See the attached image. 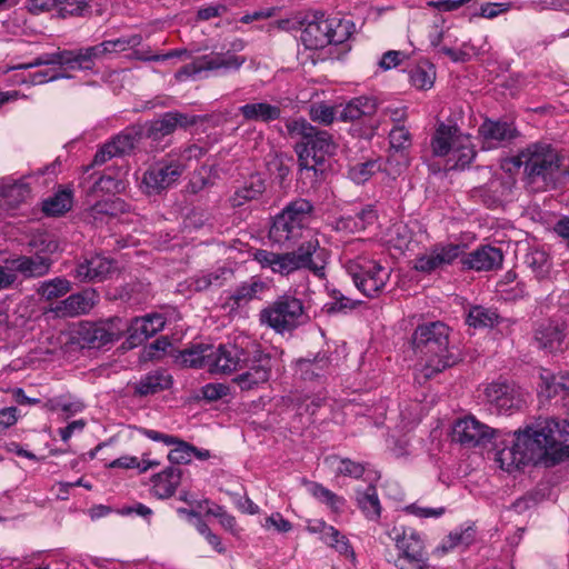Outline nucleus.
Wrapping results in <instances>:
<instances>
[{
	"label": "nucleus",
	"mask_w": 569,
	"mask_h": 569,
	"mask_svg": "<svg viewBox=\"0 0 569 569\" xmlns=\"http://www.w3.org/2000/svg\"><path fill=\"white\" fill-rule=\"evenodd\" d=\"M313 209L311 201L297 198L274 216L268 232L269 240L281 248H297L284 252L256 250L253 259L262 269H270L283 277L299 270H309L316 276L323 274V249L309 229Z\"/></svg>",
	"instance_id": "1"
},
{
	"label": "nucleus",
	"mask_w": 569,
	"mask_h": 569,
	"mask_svg": "<svg viewBox=\"0 0 569 569\" xmlns=\"http://www.w3.org/2000/svg\"><path fill=\"white\" fill-rule=\"evenodd\" d=\"M569 423L552 417H539L515 432L511 447L497 453L507 471L529 463L552 467L569 457Z\"/></svg>",
	"instance_id": "2"
},
{
	"label": "nucleus",
	"mask_w": 569,
	"mask_h": 569,
	"mask_svg": "<svg viewBox=\"0 0 569 569\" xmlns=\"http://www.w3.org/2000/svg\"><path fill=\"white\" fill-rule=\"evenodd\" d=\"M288 134L299 138L295 151L298 156L300 179L310 184L317 183L323 174V163L335 154L337 143L331 133L312 126L303 118L286 122Z\"/></svg>",
	"instance_id": "3"
},
{
	"label": "nucleus",
	"mask_w": 569,
	"mask_h": 569,
	"mask_svg": "<svg viewBox=\"0 0 569 569\" xmlns=\"http://www.w3.org/2000/svg\"><path fill=\"white\" fill-rule=\"evenodd\" d=\"M450 328L441 321L419 325L412 336L415 353L425 361L426 377L440 372L455 363L449 350Z\"/></svg>",
	"instance_id": "4"
},
{
	"label": "nucleus",
	"mask_w": 569,
	"mask_h": 569,
	"mask_svg": "<svg viewBox=\"0 0 569 569\" xmlns=\"http://www.w3.org/2000/svg\"><path fill=\"white\" fill-rule=\"evenodd\" d=\"M435 157H447L449 170H463L476 158L471 136L463 133L456 123L440 122L430 140Z\"/></svg>",
	"instance_id": "5"
},
{
	"label": "nucleus",
	"mask_w": 569,
	"mask_h": 569,
	"mask_svg": "<svg viewBox=\"0 0 569 569\" xmlns=\"http://www.w3.org/2000/svg\"><path fill=\"white\" fill-rule=\"evenodd\" d=\"M303 46L310 50L322 49L328 44H341L352 34L355 24L340 18H326L323 12L307 13L300 21Z\"/></svg>",
	"instance_id": "6"
},
{
	"label": "nucleus",
	"mask_w": 569,
	"mask_h": 569,
	"mask_svg": "<svg viewBox=\"0 0 569 569\" xmlns=\"http://www.w3.org/2000/svg\"><path fill=\"white\" fill-rule=\"evenodd\" d=\"M259 320L277 333L284 335L306 325L310 317L301 299L283 293L260 311Z\"/></svg>",
	"instance_id": "7"
},
{
	"label": "nucleus",
	"mask_w": 569,
	"mask_h": 569,
	"mask_svg": "<svg viewBox=\"0 0 569 569\" xmlns=\"http://www.w3.org/2000/svg\"><path fill=\"white\" fill-rule=\"evenodd\" d=\"M513 166L523 167L525 174L530 182L552 180L561 167L558 151L547 142H533L522 149L511 159Z\"/></svg>",
	"instance_id": "8"
},
{
	"label": "nucleus",
	"mask_w": 569,
	"mask_h": 569,
	"mask_svg": "<svg viewBox=\"0 0 569 569\" xmlns=\"http://www.w3.org/2000/svg\"><path fill=\"white\" fill-rule=\"evenodd\" d=\"M357 289L368 298L378 297L386 288L391 271L375 260L358 258L346 266Z\"/></svg>",
	"instance_id": "9"
},
{
	"label": "nucleus",
	"mask_w": 569,
	"mask_h": 569,
	"mask_svg": "<svg viewBox=\"0 0 569 569\" xmlns=\"http://www.w3.org/2000/svg\"><path fill=\"white\" fill-rule=\"evenodd\" d=\"M126 320L113 317L99 322H87L78 329L79 342L82 347L99 349L119 340L126 332Z\"/></svg>",
	"instance_id": "10"
},
{
	"label": "nucleus",
	"mask_w": 569,
	"mask_h": 569,
	"mask_svg": "<svg viewBox=\"0 0 569 569\" xmlns=\"http://www.w3.org/2000/svg\"><path fill=\"white\" fill-rule=\"evenodd\" d=\"M183 170L184 167L179 161H158L144 171L141 188L149 196L159 194L177 182Z\"/></svg>",
	"instance_id": "11"
},
{
	"label": "nucleus",
	"mask_w": 569,
	"mask_h": 569,
	"mask_svg": "<svg viewBox=\"0 0 569 569\" xmlns=\"http://www.w3.org/2000/svg\"><path fill=\"white\" fill-rule=\"evenodd\" d=\"M496 430L478 420L475 416H465L452 426V441L465 448H476L489 443Z\"/></svg>",
	"instance_id": "12"
},
{
	"label": "nucleus",
	"mask_w": 569,
	"mask_h": 569,
	"mask_svg": "<svg viewBox=\"0 0 569 569\" xmlns=\"http://www.w3.org/2000/svg\"><path fill=\"white\" fill-rule=\"evenodd\" d=\"M463 246L460 244H437L428 252L415 259V270L423 273H431L438 269L451 264L463 253Z\"/></svg>",
	"instance_id": "13"
},
{
	"label": "nucleus",
	"mask_w": 569,
	"mask_h": 569,
	"mask_svg": "<svg viewBox=\"0 0 569 569\" xmlns=\"http://www.w3.org/2000/svg\"><path fill=\"white\" fill-rule=\"evenodd\" d=\"M248 370L233 379L241 390H250L269 380L271 375V357L260 350H254L252 358L243 365Z\"/></svg>",
	"instance_id": "14"
},
{
	"label": "nucleus",
	"mask_w": 569,
	"mask_h": 569,
	"mask_svg": "<svg viewBox=\"0 0 569 569\" xmlns=\"http://www.w3.org/2000/svg\"><path fill=\"white\" fill-rule=\"evenodd\" d=\"M164 318L159 313H151L144 317H136L130 321L126 320V343L129 348L142 345L149 338L161 331L164 327Z\"/></svg>",
	"instance_id": "15"
},
{
	"label": "nucleus",
	"mask_w": 569,
	"mask_h": 569,
	"mask_svg": "<svg viewBox=\"0 0 569 569\" xmlns=\"http://www.w3.org/2000/svg\"><path fill=\"white\" fill-rule=\"evenodd\" d=\"M479 137L487 149H496L510 143L519 136L512 122L486 118L478 129Z\"/></svg>",
	"instance_id": "16"
},
{
	"label": "nucleus",
	"mask_w": 569,
	"mask_h": 569,
	"mask_svg": "<svg viewBox=\"0 0 569 569\" xmlns=\"http://www.w3.org/2000/svg\"><path fill=\"white\" fill-rule=\"evenodd\" d=\"M197 122L196 116L172 111L166 112L160 118L147 122L144 126V136L152 140H160L174 132L177 128H188Z\"/></svg>",
	"instance_id": "17"
},
{
	"label": "nucleus",
	"mask_w": 569,
	"mask_h": 569,
	"mask_svg": "<svg viewBox=\"0 0 569 569\" xmlns=\"http://www.w3.org/2000/svg\"><path fill=\"white\" fill-rule=\"evenodd\" d=\"M269 289L267 282L258 278H251L250 281L240 284L233 292L228 293L226 297L221 296L223 300L221 309L228 313H232L241 307L247 306L253 299H260Z\"/></svg>",
	"instance_id": "18"
},
{
	"label": "nucleus",
	"mask_w": 569,
	"mask_h": 569,
	"mask_svg": "<svg viewBox=\"0 0 569 569\" xmlns=\"http://www.w3.org/2000/svg\"><path fill=\"white\" fill-rule=\"evenodd\" d=\"M460 257L463 270L490 271L500 268L503 261L502 251L492 246H482Z\"/></svg>",
	"instance_id": "19"
},
{
	"label": "nucleus",
	"mask_w": 569,
	"mask_h": 569,
	"mask_svg": "<svg viewBox=\"0 0 569 569\" xmlns=\"http://www.w3.org/2000/svg\"><path fill=\"white\" fill-rule=\"evenodd\" d=\"M567 337V325L563 321L548 320L541 322L535 331V342L538 348L548 352L562 349Z\"/></svg>",
	"instance_id": "20"
},
{
	"label": "nucleus",
	"mask_w": 569,
	"mask_h": 569,
	"mask_svg": "<svg viewBox=\"0 0 569 569\" xmlns=\"http://www.w3.org/2000/svg\"><path fill=\"white\" fill-rule=\"evenodd\" d=\"M486 400L496 408L498 412H507L520 407L522 399L520 392L507 382H492L485 389Z\"/></svg>",
	"instance_id": "21"
},
{
	"label": "nucleus",
	"mask_w": 569,
	"mask_h": 569,
	"mask_svg": "<svg viewBox=\"0 0 569 569\" xmlns=\"http://www.w3.org/2000/svg\"><path fill=\"white\" fill-rule=\"evenodd\" d=\"M248 361L249 352L238 342L221 343L216 351V372L230 373Z\"/></svg>",
	"instance_id": "22"
},
{
	"label": "nucleus",
	"mask_w": 569,
	"mask_h": 569,
	"mask_svg": "<svg viewBox=\"0 0 569 569\" xmlns=\"http://www.w3.org/2000/svg\"><path fill=\"white\" fill-rule=\"evenodd\" d=\"M6 263L8 264L9 271L16 274L19 272L24 278H38L49 272L52 260L46 256L34 254L7 259Z\"/></svg>",
	"instance_id": "23"
},
{
	"label": "nucleus",
	"mask_w": 569,
	"mask_h": 569,
	"mask_svg": "<svg viewBox=\"0 0 569 569\" xmlns=\"http://www.w3.org/2000/svg\"><path fill=\"white\" fill-rule=\"evenodd\" d=\"M97 293L86 289L60 301L53 311L60 317H76L89 312L96 303Z\"/></svg>",
	"instance_id": "24"
},
{
	"label": "nucleus",
	"mask_w": 569,
	"mask_h": 569,
	"mask_svg": "<svg viewBox=\"0 0 569 569\" xmlns=\"http://www.w3.org/2000/svg\"><path fill=\"white\" fill-rule=\"evenodd\" d=\"M113 261L94 256L79 263L74 270V277L80 281H102L114 271Z\"/></svg>",
	"instance_id": "25"
},
{
	"label": "nucleus",
	"mask_w": 569,
	"mask_h": 569,
	"mask_svg": "<svg viewBox=\"0 0 569 569\" xmlns=\"http://www.w3.org/2000/svg\"><path fill=\"white\" fill-rule=\"evenodd\" d=\"M244 49V42L240 38L232 39L228 44L221 46V51L216 53V71H236L247 61L244 56L238 52Z\"/></svg>",
	"instance_id": "26"
},
{
	"label": "nucleus",
	"mask_w": 569,
	"mask_h": 569,
	"mask_svg": "<svg viewBox=\"0 0 569 569\" xmlns=\"http://www.w3.org/2000/svg\"><path fill=\"white\" fill-rule=\"evenodd\" d=\"M181 468L176 466L166 468L151 478L152 493L159 499L172 497L181 482Z\"/></svg>",
	"instance_id": "27"
},
{
	"label": "nucleus",
	"mask_w": 569,
	"mask_h": 569,
	"mask_svg": "<svg viewBox=\"0 0 569 569\" xmlns=\"http://www.w3.org/2000/svg\"><path fill=\"white\" fill-rule=\"evenodd\" d=\"M171 383V376L164 370L157 369L148 372L133 385V393L139 397L156 395L169 389Z\"/></svg>",
	"instance_id": "28"
},
{
	"label": "nucleus",
	"mask_w": 569,
	"mask_h": 569,
	"mask_svg": "<svg viewBox=\"0 0 569 569\" xmlns=\"http://www.w3.org/2000/svg\"><path fill=\"white\" fill-rule=\"evenodd\" d=\"M179 359L187 368H207L213 372V348L210 345H193L180 352Z\"/></svg>",
	"instance_id": "29"
},
{
	"label": "nucleus",
	"mask_w": 569,
	"mask_h": 569,
	"mask_svg": "<svg viewBox=\"0 0 569 569\" xmlns=\"http://www.w3.org/2000/svg\"><path fill=\"white\" fill-rule=\"evenodd\" d=\"M243 119L249 122H271L280 119L281 108L268 102H249L239 108Z\"/></svg>",
	"instance_id": "30"
},
{
	"label": "nucleus",
	"mask_w": 569,
	"mask_h": 569,
	"mask_svg": "<svg viewBox=\"0 0 569 569\" xmlns=\"http://www.w3.org/2000/svg\"><path fill=\"white\" fill-rule=\"evenodd\" d=\"M266 191V182L259 174H252L244 182L243 186L239 187L232 196L229 198V202L232 208H238L246 204L249 201L259 199Z\"/></svg>",
	"instance_id": "31"
},
{
	"label": "nucleus",
	"mask_w": 569,
	"mask_h": 569,
	"mask_svg": "<svg viewBox=\"0 0 569 569\" xmlns=\"http://www.w3.org/2000/svg\"><path fill=\"white\" fill-rule=\"evenodd\" d=\"M144 136L142 126H132L116 136L109 143L112 152L117 156L130 153Z\"/></svg>",
	"instance_id": "32"
},
{
	"label": "nucleus",
	"mask_w": 569,
	"mask_h": 569,
	"mask_svg": "<svg viewBox=\"0 0 569 569\" xmlns=\"http://www.w3.org/2000/svg\"><path fill=\"white\" fill-rule=\"evenodd\" d=\"M377 102L373 98L358 97L349 101L339 114L341 121H356L376 112Z\"/></svg>",
	"instance_id": "33"
},
{
	"label": "nucleus",
	"mask_w": 569,
	"mask_h": 569,
	"mask_svg": "<svg viewBox=\"0 0 569 569\" xmlns=\"http://www.w3.org/2000/svg\"><path fill=\"white\" fill-rule=\"evenodd\" d=\"M70 54L67 60H70L68 67L71 69L91 70L93 68L94 60H101L104 57L100 43L74 50H67Z\"/></svg>",
	"instance_id": "34"
},
{
	"label": "nucleus",
	"mask_w": 569,
	"mask_h": 569,
	"mask_svg": "<svg viewBox=\"0 0 569 569\" xmlns=\"http://www.w3.org/2000/svg\"><path fill=\"white\" fill-rule=\"evenodd\" d=\"M122 204L119 199L99 201L88 209L86 219L88 222L98 226L102 223L106 218L113 217L118 211H121Z\"/></svg>",
	"instance_id": "35"
},
{
	"label": "nucleus",
	"mask_w": 569,
	"mask_h": 569,
	"mask_svg": "<svg viewBox=\"0 0 569 569\" xmlns=\"http://www.w3.org/2000/svg\"><path fill=\"white\" fill-rule=\"evenodd\" d=\"M30 187L27 182L19 180L13 183L3 184L0 193L9 209L19 207L30 197Z\"/></svg>",
	"instance_id": "36"
},
{
	"label": "nucleus",
	"mask_w": 569,
	"mask_h": 569,
	"mask_svg": "<svg viewBox=\"0 0 569 569\" xmlns=\"http://www.w3.org/2000/svg\"><path fill=\"white\" fill-rule=\"evenodd\" d=\"M499 322L496 310L475 306L469 310L467 323L473 328H492Z\"/></svg>",
	"instance_id": "37"
},
{
	"label": "nucleus",
	"mask_w": 569,
	"mask_h": 569,
	"mask_svg": "<svg viewBox=\"0 0 569 569\" xmlns=\"http://www.w3.org/2000/svg\"><path fill=\"white\" fill-rule=\"evenodd\" d=\"M357 502L367 518L377 519L380 517L381 507L373 486H369L363 492H358Z\"/></svg>",
	"instance_id": "38"
},
{
	"label": "nucleus",
	"mask_w": 569,
	"mask_h": 569,
	"mask_svg": "<svg viewBox=\"0 0 569 569\" xmlns=\"http://www.w3.org/2000/svg\"><path fill=\"white\" fill-rule=\"evenodd\" d=\"M72 207V194L70 191H60L43 201V212L47 216H61Z\"/></svg>",
	"instance_id": "39"
},
{
	"label": "nucleus",
	"mask_w": 569,
	"mask_h": 569,
	"mask_svg": "<svg viewBox=\"0 0 569 569\" xmlns=\"http://www.w3.org/2000/svg\"><path fill=\"white\" fill-rule=\"evenodd\" d=\"M142 42L140 34L123 36L114 40H106L100 43L104 57L123 52L128 49L136 48Z\"/></svg>",
	"instance_id": "40"
},
{
	"label": "nucleus",
	"mask_w": 569,
	"mask_h": 569,
	"mask_svg": "<svg viewBox=\"0 0 569 569\" xmlns=\"http://www.w3.org/2000/svg\"><path fill=\"white\" fill-rule=\"evenodd\" d=\"M212 53L197 57L191 63L182 67L177 73L176 78L180 81L188 77H199L202 72L210 71L213 67Z\"/></svg>",
	"instance_id": "41"
},
{
	"label": "nucleus",
	"mask_w": 569,
	"mask_h": 569,
	"mask_svg": "<svg viewBox=\"0 0 569 569\" xmlns=\"http://www.w3.org/2000/svg\"><path fill=\"white\" fill-rule=\"evenodd\" d=\"M181 513H188L192 517H194V526L197 527L198 531L201 535H204L207 538H210V528L209 523L202 519V516L210 518L211 516V502L209 500H203L202 502H198L197 509L187 510V509H179L178 510Z\"/></svg>",
	"instance_id": "42"
},
{
	"label": "nucleus",
	"mask_w": 569,
	"mask_h": 569,
	"mask_svg": "<svg viewBox=\"0 0 569 569\" xmlns=\"http://www.w3.org/2000/svg\"><path fill=\"white\" fill-rule=\"evenodd\" d=\"M71 289L70 282L62 278H54L52 280L41 283L38 293L46 300L57 299L64 296Z\"/></svg>",
	"instance_id": "43"
},
{
	"label": "nucleus",
	"mask_w": 569,
	"mask_h": 569,
	"mask_svg": "<svg viewBox=\"0 0 569 569\" xmlns=\"http://www.w3.org/2000/svg\"><path fill=\"white\" fill-rule=\"evenodd\" d=\"M409 79L417 89H429L433 86L435 71L428 64H418L409 71Z\"/></svg>",
	"instance_id": "44"
},
{
	"label": "nucleus",
	"mask_w": 569,
	"mask_h": 569,
	"mask_svg": "<svg viewBox=\"0 0 569 569\" xmlns=\"http://www.w3.org/2000/svg\"><path fill=\"white\" fill-rule=\"evenodd\" d=\"M331 302L325 305L327 313H338L355 309L360 302L345 296L339 289L329 290Z\"/></svg>",
	"instance_id": "45"
},
{
	"label": "nucleus",
	"mask_w": 569,
	"mask_h": 569,
	"mask_svg": "<svg viewBox=\"0 0 569 569\" xmlns=\"http://www.w3.org/2000/svg\"><path fill=\"white\" fill-rule=\"evenodd\" d=\"M172 448L168 453V459L173 465H187L190 463L193 458L194 447L188 442L177 438V441L172 445Z\"/></svg>",
	"instance_id": "46"
},
{
	"label": "nucleus",
	"mask_w": 569,
	"mask_h": 569,
	"mask_svg": "<svg viewBox=\"0 0 569 569\" xmlns=\"http://www.w3.org/2000/svg\"><path fill=\"white\" fill-rule=\"evenodd\" d=\"M306 485L308 486L309 492L313 497H316L320 501L326 502L333 510H338L342 505V499L338 497L335 492L325 488L322 485L313 481H306Z\"/></svg>",
	"instance_id": "47"
},
{
	"label": "nucleus",
	"mask_w": 569,
	"mask_h": 569,
	"mask_svg": "<svg viewBox=\"0 0 569 569\" xmlns=\"http://www.w3.org/2000/svg\"><path fill=\"white\" fill-rule=\"evenodd\" d=\"M310 119L323 126H329L336 119V108L323 102L315 103L309 110Z\"/></svg>",
	"instance_id": "48"
},
{
	"label": "nucleus",
	"mask_w": 569,
	"mask_h": 569,
	"mask_svg": "<svg viewBox=\"0 0 569 569\" xmlns=\"http://www.w3.org/2000/svg\"><path fill=\"white\" fill-rule=\"evenodd\" d=\"M475 539V530L471 527L461 531L450 532L447 540L441 546L443 551H448L458 546H469Z\"/></svg>",
	"instance_id": "49"
},
{
	"label": "nucleus",
	"mask_w": 569,
	"mask_h": 569,
	"mask_svg": "<svg viewBox=\"0 0 569 569\" xmlns=\"http://www.w3.org/2000/svg\"><path fill=\"white\" fill-rule=\"evenodd\" d=\"M70 56L67 50L58 51L53 53H44L37 59H34L32 62L27 64H21L18 68H33L39 66H48V64H60V66H68L70 60H67V57Z\"/></svg>",
	"instance_id": "50"
},
{
	"label": "nucleus",
	"mask_w": 569,
	"mask_h": 569,
	"mask_svg": "<svg viewBox=\"0 0 569 569\" xmlns=\"http://www.w3.org/2000/svg\"><path fill=\"white\" fill-rule=\"evenodd\" d=\"M389 141L392 149L405 150L411 146V134L403 124H396L389 133Z\"/></svg>",
	"instance_id": "51"
},
{
	"label": "nucleus",
	"mask_w": 569,
	"mask_h": 569,
	"mask_svg": "<svg viewBox=\"0 0 569 569\" xmlns=\"http://www.w3.org/2000/svg\"><path fill=\"white\" fill-rule=\"evenodd\" d=\"M375 168L376 162L373 161L356 163L350 168L349 177L358 184L363 183L373 174Z\"/></svg>",
	"instance_id": "52"
},
{
	"label": "nucleus",
	"mask_w": 569,
	"mask_h": 569,
	"mask_svg": "<svg viewBox=\"0 0 569 569\" xmlns=\"http://www.w3.org/2000/svg\"><path fill=\"white\" fill-rule=\"evenodd\" d=\"M60 12L66 16H81L88 8L87 0H59Z\"/></svg>",
	"instance_id": "53"
},
{
	"label": "nucleus",
	"mask_w": 569,
	"mask_h": 569,
	"mask_svg": "<svg viewBox=\"0 0 569 569\" xmlns=\"http://www.w3.org/2000/svg\"><path fill=\"white\" fill-rule=\"evenodd\" d=\"M540 379V393L545 395L547 398H551L561 392L559 388V378L557 379L550 372H547L546 375H541Z\"/></svg>",
	"instance_id": "54"
},
{
	"label": "nucleus",
	"mask_w": 569,
	"mask_h": 569,
	"mask_svg": "<svg viewBox=\"0 0 569 569\" xmlns=\"http://www.w3.org/2000/svg\"><path fill=\"white\" fill-rule=\"evenodd\" d=\"M123 187L122 181L117 180L112 178L111 176H101L96 182H94V190L108 192V193H116L119 192Z\"/></svg>",
	"instance_id": "55"
},
{
	"label": "nucleus",
	"mask_w": 569,
	"mask_h": 569,
	"mask_svg": "<svg viewBox=\"0 0 569 569\" xmlns=\"http://www.w3.org/2000/svg\"><path fill=\"white\" fill-rule=\"evenodd\" d=\"M328 546L335 548L339 553L350 557L351 559H355V551L352 547L350 546L348 539L346 536L341 535L338 531L337 537H331V540L325 541Z\"/></svg>",
	"instance_id": "56"
},
{
	"label": "nucleus",
	"mask_w": 569,
	"mask_h": 569,
	"mask_svg": "<svg viewBox=\"0 0 569 569\" xmlns=\"http://www.w3.org/2000/svg\"><path fill=\"white\" fill-rule=\"evenodd\" d=\"M406 58L407 54L402 51L389 50L382 54L379 66L383 70H390L398 67Z\"/></svg>",
	"instance_id": "57"
},
{
	"label": "nucleus",
	"mask_w": 569,
	"mask_h": 569,
	"mask_svg": "<svg viewBox=\"0 0 569 569\" xmlns=\"http://www.w3.org/2000/svg\"><path fill=\"white\" fill-rule=\"evenodd\" d=\"M335 228L337 231H343L347 233H357L363 231L362 224L357 220L355 216H347L337 219Z\"/></svg>",
	"instance_id": "58"
},
{
	"label": "nucleus",
	"mask_w": 569,
	"mask_h": 569,
	"mask_svg": "<svg viewBox=\"0 0 569 569\" xmlns=\"http://www.w3.org/2000/svg\"><path fill=\"white\" fill-rule=\"evenodd\" d=\"M326 365V361L320 360H300L299 366L302 371V375L305 379H312L313 377H319L321 373L320 371L323 370V367Z\"/></svg>",
	"instance_id": "59"
},
{
	"label": "nucleus",
	"mask_w": 569,
	"mask_h": 569,
	"mask_svg": "<svg viewBox=\"0 0 569 569\" xmlns=\"http://www.w3.org/2000/svg\"><path fill=\"white\" fill-rule=\"evenodd\" d=\"M363 472L365 467L359 462H355L350 459H341L340 466L338 467V473L353 478L362 477Z\"/></svg>",
	"instance_id": "60"
},
{
	"label": "nucleus",
	"mask_w": 569,
	"mask_h": 569,
	"mask_svg": "<svg viewBox=\"0 0 569 569\" xmlns=\"http://www.w3.org/2000/svg\"><path fill=\"white\" fill-rule=\"evenodd\" d=\"M406 510L420 518H438L445 513V508H425L412 503L406 508Z\"/></svg>",
	"instance_id": "61"
},
{
	"label": "nucleus",
	"mask_w": 569,
	"mask_h": 569,
	"mask_svg": "<svg viewBox=\"0 0 569 569\" xmlns=\"http://www.w3.org/2000/svg\"><path fill=\"white\" fill-rule=\"evenodd\" d=\"M308 530L313 533H320L323 542L331 540L332 536L337 537L338 535V530L335 527L327 525L325 521H316L313 525L308 527Z\"/></svg>",
	"instance_id": "62"
},
{
	"label": "nucleus",
	"mask_w": 569,
	"mask_h": 569,
	"mask_svg": "<svg viewBox=\"0 0 569 569\" xmlns=\"http://www.w3.org/2000/svg\"><path fill=\"white\" fill-rule=\"evenodd\" d=\"M216 518H219L220 525L226 530L230 531L232 535L238 533L236 518L231 515H228L226 511H223L221 507L216 506Z\"/></svg>",
	"instance_id": "63"
},
{
	"label": "nucleus",
	"mask_w": 569,
	"mask_h": 569,
	"mask_svg": "<svg viewBox=\"0 0 569 569\" xmlns=\"http://www.w3.org/2000/svg\"><path fill=\"white\" fill-rule=\"evenodd\" d=\"M17 411L16 407L3 408L0 410V433L17 422Z\"/></svg>",
	"instance_id": "64"
}]
</instances>
